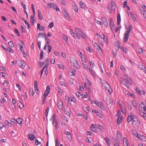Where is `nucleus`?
<instances>
[{
	"instance_id": "f257e3e1",
	"label": "nucleus",
	"mask_w": 146,
	"mask_h": 146,
	"mask_svg": "<svg viewBox=\"0 0 146 146\" xmlns=\"http://www.w3.org/2000/svg\"><path fill=\"white\" fill-rule=\"evenodd\" d=\"M100 80L101 83L103 87L108 91L109 94H111L113 92V91L110 85L105 80L101 79Z\"/></svg>"
},
{
	"instance_id": "f03ea898",
	"label": "nucleus",
	"mask_w": 146,
	"mask_h": 146,
	"mask_svg": "<svg viewBox=\"0 0 146 146\" xmlns=\"http://www.w3.org/2000/svg\"><path fill=\"white\" fill-rule=\"evenodd\" d=\"M100 80L101 83L103 87L108 91L109 94H111L113 92V91L110 85L105 80L101 79Z\"/></svg>"
},
{
	"instance_id": "7ed1b4c3",
	"label": "nucleus",
	"mask_w": 146,
	"mask_h": 146,
	"mask_svg": "<svg viewBox=\"0 0 146 146\" xmlns=\"http://www.w3.org/2000/svg\"><path fill=\"white\" fill-rule=\"evenodd\" d=\"M132 28V26L131 25H129L127 30L124 33L123 39V41L124 42H126L127 41L129 37V33Z\"/></svg>"
},
{
	"instance_id": "20e7f679",
	"label": "nucleus",
	"mask_w": 146,
	"mask_h": 146,
	"mask_svg": "<svg viewBox=\"0 0 146 146\" xmlns=\"http://www.w3.org/2000/svg\"><path fill=\"white\" fill-rule=\"evenodd\" d=\"M56 115L55 114H53L50 119V120L52 122V125H53L55 130H56L59 128V124L57 120L56 119Z\"/></svg>"
},
{
	"instance_id": "39448f33",
	"label": "nucleus",
	"mask_w": 146,
	"mask_h": 146,
	"mask_svg": "<svg viewBox=\"0 0 146 146\" xmlns=\"http://www.w3.org/2000/svg\"><path fill=\"white\" fill-rule=\"evenodd\" d=\"M138 118L132 114H130L127 117V121L129 122H130L132 121L133 124L136 123L138 121Z\"/></svg>"
},
{
	"instance_id": "423d86ee",
	"label": "nucleus",
	"mask_w": 146,
	"mask_h": 146,
	"mask_svg": "<svg viewBox=\"0 0 146 146\" xmlns=\"http://www.w3.org/2000/svg\"><path fill=\"white\" fill-rule=\"evenodd\" d=\"M123 83L126 86L129 84L132 85V81L130 78L127 75H124L123 76V79L122 80Z\"/></svg>"
},
{
	"instance_id": "0eeeda50",
	"label": "nucleus",
	"mask_w": 146,
	"mask_h": 146,
	"mask_svg": "<svg viewBox=\"0 0 146 146\" xmlns=\"http://www.w3.org/2000/svg\"><path fill=\"white\" fill-rule=\"evenodd\" d=\"M75 31L84 39L86 40L87 39L88 37L86 35L85 33H82L79 28L76 27Z\"/></svg>"
},
{
	"instance_id": "6e6552de",
	"label": "nucleus",
	"mask_w": 146,
	"mask_h": 146,
	"mask_svg": "<svg viewBox=\"0 0 146 146\" xmlns=\"http://www.w3.org/2000/svg\"><path fill=\"white\" fill-rule=\"evenodd\" d=\"M47 5L49 7L52 8L57 12L60 11V9L57 5L53 3H48L47 4Z\"/></svg>"
},
{
	"instance_id": "1a4fd4ad",
	"label": "nucleus",
	"mask_w": 146,
	"mask_h": 146,
	"mask_svg": "<svg viewBox=\"0 0 146 146\" xmlns=\"http://www.w3.org/2000/svg\"><path fill=\"white\" fill-rule=\"evenodd\" d=\"M141 7L140 8V12L141 13L143 14L146 19V6L143 4H141Z\"/></svg>"
},
{
	"instance_id": "9d476101",
	"label": "nucleus",
	"mask_w": 146,
	"mask_h": 146,
	"mask_svg": "<svg viewBox=\"0 0 146 146\" xmlns=\"http://www.w3.org/2000/svg\"><path fill=\"white\" fill-rule=\"evenodd\" d=\"M70 33L71 35L74 38H76L78 39H79L80 38V36L78 35H79L77 34L76 33H74L73 32V31L72 29H70Z\"/></svg>"
},
{
	"instance_id": "9b49d317",
	"label": "nucleus",
	"mask_w": 146,
	"mask_h": 146,
	"mask_svg": "<svg viewBox=\"0 0 146 146\" xmlns=\"http://www.w3.org/2000/svg\"><path fill=\"white\" fill-rule=\"evenodd\" d=\"M50 88L49 86H47L43 94V96L45 97H47L50 92Z\"/></svg>"
},
{
	"instance_id": "f8f14e48",
	"label": "nucleus",
	"mask_w": 146,
	"mask_h": 146,
	"mask_svg": "<svg viewBox=\"0 0 146 146\" xmlns=\"http://www.w3.org/2000/svg\"><path fill=\"white\" fill-rule=\"evenodd\" d=\"M131 134L133 135L135 137L138 139L139 138V136L140 134H139L137 131L135 130H132L131 131Z\"/></svg>"
},
{
	"instance_id": "ddd939ff",
	"label": "nucleus",
	"mask_w": 146,
	"mask_h": 146,
	"mask_svg": "<svg viewBox=\"0 0 146 146\" xmlns=\"http://www.w3.org/2000/svg\"><path fill=\"white\" fill-rule=\"evenodd\" d=\"M102 24L103 25H104L106 27H108V24L107 19L105 18H102Z\"/></svg>"
},
{
	"instance_id": "4468645a",
	"label": "nucleus",
	"mask_w": 146,
	"mask_h": 146,
	"mask_svg": "<svg viewBox=\"0 0 146 146\" xmlns=\"http://www.w3.org/2000/svg\"><path fill=\"white\" fill-rule=\"evenodd\" d=\"M92 85V84L88 80V79H86L85 80V83H84V86L86 88H87L88 89H89L88 88L87 86L88 87L89 86H91Z\"/></svg>"
},
{
	"instance_id": "2eb2a0df",
	"label": "nucleus",
	"mask_w": 146,
	"mask_h": 146,
	"mask_svg": "<svg viewBox=\"0 0 146 146\" xmlns=\"http://www.w3.org/2000/svg\"><path fill=\"white\" fill-rule=\"evenodd\" d=\"M47 65H46V66L44 67L43 69L40 72V78H41L42 76V74L43 71L44 70L45 72V74L46 75L48 73V71L47 70Z\"/></svg>"
},
{
	"instance_id": "dca6fc26",
	"label": "nucleus",
	"mask_w": 146,
	"mask_h": 146,
	"mask_svg": "<svg viewBox=\"0 0 146 146\" xmlns=\"http://www.w3.org/2000/svg\"><path fill=\"white\" fill-rule=\"evenodd\" d=\"M127 13L128 16L129 17H131L134 21H137V19L136 17L130 11L128 12Z\"/></svg>"
},
{
	"instance_id": "f3484780",
	"label": "nucleus",
	"mask_w": 146,
	"mask_h": 146,
	"mask_svg": "<svg viewBox=\"0 0 146 146\" xmlns=\"http://www.w3.org/2000/svg\"><path fill=\"white\" fill-rule=\"evenodd\" d=\"M118 104L120 108L121 111H123V109L125 107V105L124 103L121 100L118 101Z\"/></svg>"
},
{
	"instance_id": "a211bd4d",
	"label": "nucleus",
	"mask_w": 146,
	"mask_h": 146,
	"mask_svg": "<svg viewBox=\"0 0 146 146\" xmlns=\"http://www.w3.org/2000/svg\"><path fill=\"white\" fill-rule=\"evenodd\" d=\"M79 52V55L81 58L82 60L84 63H86V56L84 54H83L81 51H80Z\"/></svg>"
},
{
	"instance_id": "6ab92c4d",
	"label": "nucleus",
	"mask_w": 146,
	"mask_h": 146,
	"mask_svg": "<svg viewBox=\"0 0 146 146\" xmlns=\"http://www.w3.org/2000/svg\"><path fill=\"white\" fill-rule=\"evenodd\" d=\"M94 47L96 48L98 50L99 53H102V50L100 46L98 45V44L96 43H94Z\"/></svg>"
},
{
	"instance_id": "aec40b11",
	"label": "nucleus",
	"mask_w": 146,
	"mask_h": 146,
	"mask_svg": "<svg viewBox=\"0 0 146 146\" xmlns=\"http://www.w3.org/2000/svg\"><path fill=\"white\" fill-rule=\"evenodd\" d=\"M96 125L95 124H91V130L93 132H97V128Z\"/></svg>"
},
{
	"instance_id": "412c9836",
	"label": "nucleus",
	"mask_w": 146,
	"mask_h": 146,
	"mask_svg": "<svg viewBox=\"0 0 146 146\" xmlns=\"http://www.w3.org/2000/svg\"><path fill=\"white\" fill-rule=\"evenodd\" d=\"M116 137L118 140H121L123 137L121 133L118 131H117Z\"/></svg>"
},
{
	"instance_id": "4be33fe9",
	"label": "nucleus",
	"mask_w": 146,
	"mask_h": 146,
	"mask_svg": "<svg viewBox=\"0 0 146 146\" xmlns=\"http://www.w3.org/2000/svg\"><path fill=\"white\" fill-rule=\"evenodd\" d=\"M104 139L108 146H110L111 143L109 138L108 137H104Z\"/></svg>"
},
{
	"instance_id": "5701e85b",
	"label": "nucleus",
	"mask_w": 146,
	"mask_h": 146,
	"mask_svg": "<svg viewBox=\"0 0 146 146\" xmlns=\"http://www.w3.org/2000/svg\"><path fill=\"white\" fill-rule=\"evenodd\" d=\"M28 139L31 140H33L35 138V136L32 134H29L27 135Z\"/></svg>"
},
{
	"instance_id": "b1692460",
	"label": "nucleus",
	"mask_w": 146,
	"mask_h": 146,
	"mask_svg": "<svg viewBox=\"0 0 146 146\" xmlns=\"http://www.w3.org/2000/svg\"><path fill=\"white\" fill-rule=\"evenodd\" d=\"M101 36L102 37L103 36V38L105 42L107 44H109V41L107 36H106L103 34H102Z\"/></svg>"
},
{
	"instance_id": "393cba45",
	"label": "nucleus",
	"mask_w": 146,
	"mask_h": 146,
	"mask_svg": "<svg viewBox=\"0 0 146 146\" xmlns=\"http://www.w3.org/2000/svg\"><path fill=\"white\" fill-rule=\"evenodd\" d=\"M57 105L59 109H62L63 108V103L61 101H59L57 103Z\"/></svg>"
},
{
	"instance_id": "a878e982",
	"label": "nucleus",
	"mask_w": 146,
	"mask_h": 146,
	"mask_svg": "<svg viewBox=\"0 0 146 146\" xmlns=\"http://www.w3.org/2000/svg\"><path fill=\"white\" fill-rule=\"evenodd\" d=\"M96 105L100 109H102L104 106L103 104L101 102L99 101H97Z\"/></svg>"
},
{
	"instance_id": "bb28decb",
	"label": "nucleus",
	"mask_w": 146,
	"mask_h": 146,
	"mask_svg": "<svg viewBox=\"0 0 146 146\" xmlns=\"http://www.w3.org/2000/svg\"><path fill=\"white\" fill-rule=\"evenodd\" d=\"M37 28L39 30L42 31H44L45 30L44 27L42 26H40V24L39 23H38L37 24Z\"/></svg>"
},
{
	"instance_id": "cd10ccee",
	"label": "nucleus",
	"mask_w": 146,
	"mask_h": 146,
	"mask_svg": "<svg viewBox=\"0 0 146 146\" xmlns=\"http://www.w3.org/2000/svg\"><path fill=\"white\" fill-rule=\"evenodd\" d=\"M38 19L40 20H43L44 19L42 17V16L41 13L39 10H38Z\"/></svg>"
},
{
	"instance_id": "c85d7f7f",
	"label": "nucleus",
	"mask_w": 146,
	"mask_h": 146,
	"mask_svg": "<svg viewBox=\"0 0 146 146\" xmlns=\"http://www.w3.org/2000/svg\"><path fill=\"white\" fill-rule=\"evenodd\" d=\"M120 49L123 51V52L125 54L127 53L128 51V49L125 47L121 46H120Z\"/></svg>"
},
{
	"instance_id": "c756f323",
	"label": "nucleus",
	"mask_w": 146,
	"mask_h": 146,
	"mask_svg": "<svg viewBox=\"0 0 146 146\" xmlns=\"http://www.w3.org/2000/svg\"><path fill=\"white\" fill-rule=\"evenodd\" d=\"M76 70H73L71 71H70L68 72L69 74L71 76H75L76 74Z\"/></svg>"
},
{
	"instance_id": "7c9ffc66",
	"label": "nucleus",
	"mask_w": 146,
	"mask_h": 146,
	"mask_svg": "<svg viewBox=\"0 0 146 146\" xmlns=\"http://www.w3.org/2000/svg\"><path fill=\"white\" fill-rule=\"evenodd\" d=\"M138 139H139L143 141H146V137L145 136L143 135H142L140 134L139 136V138H138Z\"/></svg>"
},
{
	"instance_id": "2f4dec72",
	"label": "nucleus",
	"mask_w": 146,
	"mask_h": 146,
	"mask_svg": "<svg viewBox=\"0 0 146 146\" xmlns=\"http://www.w3.org/2000/svg\"><path fill=\"white\" fill-rule=\"evenodd\" d=\"M70 63L72 64H75L77 63V61L76 59L73 57H71L70 59Z\"/></svg>"
},
{
	"instance_id": "473e14b6",
	"label": "nucleus",
	"mask_w": 146,
	"mask_h": 146,
	"mask_svg": "<svg viewBox=\"0 0 146 146\" xmlns=\"http://www.w3.org/2000/svg\"><path fill=\"white\" fill-rule=\"evenodd\" d=\"M73 6V9L77 13L78 11V5L74 3Z\"/></svg>"
},
{
	"instance_id": "72a5a7b5",
	"label": "nucleus",
	"mask_w": 146,
	"mask_h": 146,
	"mask_svg": "<svg viewBox=\"0 0 146 146\" xmlns=\"http://www.w3.org/2000/svg\"><path fill=\"white\" fill-rule=\"evenodd\" d=\"M128 142L126 138L124 137L123 138V146H128Z\"/></svg>"
},
{
	"instance_id": "f704fd0d",
	"label": "nucleus",
	"mask_w": 146,
	"mask_h": 146,
	"mask_svg": "<svg viewBox=\"0 0 146 146\" xmlns=\"http://www.w3.org/2000/svg\"><path fill=\"white\" fill-rule=\"evenodd\" d=\"M110 27L111 29L112 30L113 29H114L115 27V25L114 24V23L111 20L110 22Z\"/></svg>"
},
{
	"instance_id": "c9c22d12",
	"label": "nucleus",
	"mask_w": 146,
	"mask_h": 146,
	"mask_svg": "<svg viewBox=\"0 0 146 146\" xmlns=\"http://www.w3.org/2000/svg\"><path fill=\"white\" fill-rule=\"evenodd\" d=\"M136 91L137 92L138 94L140 95H144L145 94V91L143 90H140L137 89Z\"/></svg>"
},
{
	"instance_id": "e433bc0d",
	"label": "nucleus",
	"mask_w": 146,
	"mask_h": 146,
	"mask_svg": "<svg viewBox=\"0 0 146 146\" xmlns=\"http://www.w3.org/2000/svg\"><path fill=\"white\" fill-rule=\"evenodd\" d=\"M139 67L140 69L143 70L146 73V68L144 65L143 64H140Z\"/></svg>"
},
{
	"instance_id": "4c0bfd02",
	"label": "nucleus",
	"mask_w": 146,
	"mask_h": 146,
	"mask_svg": "<svg viewBox=\"0 0 146 146\" xmlns=\"http://www.w3.org/2000/svg\"><path fill=\"white\" fill-rule=\"evenodd\" d=\"M123 119L122 117H118L117 119V123L118 125H119Z\"/></svg>"
},
{
	"instance_id": "58836bf2",
	"label": "nucleus",
	"mask_w": 146,
	"mask_h": 146,
	"mask_svg": "<svg viewBox=\"0 0 146 146\" xmlns=\"http://www.w3.org/2000/svg\"><path fill=\"white\" fill-rule=\"evenodd\" d=\"M80 7L81 8L84 9L86 7V4L82 1H80Z\"/></svg>"
},
{
	"instance_id": "ea45409f",
	"label": "nucleus",
	"mask_w": 146,
	"mask_h": 146,
	"mask_svg": "<svg viewBox=\"0 0 146 146\" xmlns=\"http://www.w3.org/2000/svg\"><path fill=\"white\" fill-rule=\"evenodd\" d=\"M65 134L66 135L68 138L69 139H70V138L71 137V135H70V132L68 131H66L65 132Z\"/></svg>"
},
{
	"instance_id": "a19ab883",
	"label": "nucleus",
	"mask_w": 146,
	"mask_h": 146,
	"mask_svg": "<svg viewBox=\"0 0 146 146\" xmlns=\"http://www.w3.org/2000/svg\"><path fill=\"white\" fill-rule=\"evenodd\" d=\"M117 24L119 25L121 21V16L120 14H118L117 16Z\"/></svg>"
},
{
	"instance_id": "79ce46f5",
	"label": "nucleus",
	"mask_w": 146,
	"mask_h": 146,
	"mask_svg": "<svg viewBox=\"0 0 146 146\" xmlns=\"http://www.w3.org/2000/svg\"><path fill=\"white\" fill-rule=\"evenodd\" d=\"M34 87L35 90L38 91V88L37 82L36 81H35L34 82Z\"/></svg>"
},
{
	"instance_id": "37998d69",
	"label": "nucleus",
	"mask_w": 146,
	"mask_h": 146,
	"mask_svg": "<svg viewBox=\"0 0 146 146\" xmlns=\"http://www.w3.org/2000/svg\"><path fill=\"white\" fill-rule=\"evenodd\" d=\"M22 120V119L21 118H18L17 119L16 121L18 124H20L21 123Z\"/></svg>"
},
{
	"instance_id": "c03bdc74",
	"label": "nucleus",
	"mask_w": 146,
	"mask_h": 146,
	"mask_svg": "<svg viewBox=\"0 0 146 146\" xmlns=\"http://www.w3.org/2000/svg\"><path fill=\"white\" fill-rule=\"evenodd\" d=\"M8 44L9 46L11 47L12 48L14 46V44L12 41H9L8 43Z\"/></svg>"
},
{
	"instance_id": "a18cd8bd",
	"label": "nucleus",
	"mask_w": 146,
	"mask_h": 146,
	"mask_svg": "<svg viewBox=\"0 0 146 146\" xmlns=\"http://www.w3.org/2000/svg\"><path fill=\"white\" fill-rule=\"evenodd\" d=\"M29 93L30 95L32 96L35 94V93L34 92L32 88H30L29 90Z\"/></svg>"
},
{
	"instance_id": "49530a36",
	"label": "nucleus",
	"mask_w": 146,
	"mask_h": 146,
	"mask_svg": "<svg viewBox=\"0 0 146 146\" xmlns=\"http://www.w3.org/2000/svg\"><path fill=\"white\" fill-rule=\"evenodd\" d=\"M68 122H66L62 121L61 122V123L62 125V126L65 127L68 124Z\"/></svg>"
},
{
	"instance_id": "de8ad7c7",
	"label": "nucleus",
	"mask_w": 146,
	"mask_h": 146,
	"mask_svg": "<svg viewBox=\"0 0 146 146\" xmlns=\"http://www.w3.org/2000/svg\"><path fill=\"white\" fill-rule=\"evenodd\" d=\"M5 124L7 126L10 127L11 126V123L8 120H6L5 122Z\"/></svg>"
},
{
	"instance_id": "09e8293b",
	"label": "nucleus",
	"mask_w": 146,
	"mask_h": 146,
	"mask_svg": "<svg viewBox=\"0 0 146 146\" xmlns=\"http://www.w3.org/2000/svg\"><path fill=\"white\" fill-rule=\"evenodd\" d=\"M140 114L141 115H142L145 119H146V113L142 112V111H140Z\"/></svg>"
},
{
	"instance_id": "8fccbe9b",
	"label": "nucleus",
	"mask_w": 146,
	"mask_h": 146,
	"mask_svg": "<svg viewBox=\"0 0 146 146\" xmlns=\"http://www.w3.org/2000/svg\"><path fill=\"white\" fill-rule=\"evenodd\" d=\"M62 37L64 40L65 41L66 43H68V37L64 35H62Z\"/></svg>"
},
{
	"instance_id": "3c124183",
	"label": "nucleus",
	"mask_w": 146,
	"mask_h": 146,
	"mask_svg": "<svg viewBox=\"0 0 146 146\" xmlns=\"http://www.w3.org/2000/svg\"><path fill=\"white\" fill-rule=\"evenodd\" d=\"M34 18V16L31 15V21L33 23V24L35 22Z\"/></svg>"
},
{
	"instance_id": "603ef678",
	"label": "nucleus",
	"mask_w": 146,
	"mask_h": 146,
	"mask_svg": "<svg viewBox=\"0 0 146 146\" xmlns=\"http://www.w3.org/2000/svg\"><path fill=\"white\" fill-rule=\"evenodd\" d=\"M54 26V23L53 22H50L48 25V28L49 29H51Z\"/></svg>"
},
{
	"instance_id": "864d4df0",
	"label": "nucleus",
	"mask_w": 146,
	"mask_h": 146,
	"mask_svg": "<svg viewBox=\"0 0 146 146\" xmlns=\"http://www.w3.org/2000/svg\"><path fill=\"white\" fill-rule=\"evenodd\" d=\"M121 112L120 111H118L115 115V116L117 117H121Z\"/></svg>"
},
{
	"instance_id": "5fc2aeb1",
	"label": "nucleus",
	"mask_w": 146,
	"mask_h": 146,
	"mask_svg": "<svg viewBox=\"0 0 146 146\" xmlns=\"http://www.w3.org/2000/svg\"><path fill=\"white\" fill-rule=\"evenodd\" d=\"M63 14L65 16V17L68 18L69 19L70 18V16L66 12V11H65L63 13Z\"/></svg>"
},
{
	"instance_id": "6e6d98bb",
	"label": "nucleus",
	"mask_w": 146,
	"mask_h": 146,
	"mask_svg": "<svg viewBox=\"0 0 146 146\" xmlns=\"http://www.w3.org/2000/svg\"><path fill=\"white\" fill-rule=\"evenodd\" d=\"M57 90L59 94L60 95H61L62 93V90L60 88H58Z\"/></svg>"
},
{
	"instance_id": "4d7b16f0",
	"label": "nucleus",
	"mask_w": 146,
	"mask_h": 146,
	"mask_svg": "<svg viewBox=\"0 0 146 146\" xmlns=\"http://www.w3.org/2000/svg\"><path fill=\"white\" fill-rule=\"evenodd\" d=\"M53 53L55 55L57 56H59L60 55V52L56 51H54Z\"/></svg>"
},
{
	"instance_id": "13d9d810",
	"label": "nucleus",
	"mask_w": 146,
	"mask_h": 146,
	"mask_svg": "<svg viewBox=\"0 0 146 146\" xmlns=\"http://www.w3.org/2000/svg\"><path fill=\"white\" fill-rule=\"evenodd\" d=\"M40 36H44L45 37H46V35L45 34H44V33H38V38L40 37Z\"/></svg>"
},
{
	"instance_id": "bf43d9fd",
	"label": "nucleus",
	"mask_w": 146,
	"mask_h": 146,
	"mask_svg": "<svg viewBox=\"0 0 146 146\" xmlns=\"http://www.w3.org/2000/svg\"><path fill=\"white\" fill-rule=\"evenodd\" d=\"M18 105L20 109L23 108L24 107L23 104L21 102L19 103L18 104Z\"/></svg>"
},
{
	"instance_id": "052dcab7",
	"label": "nucleus",
	"mask_w": 146,
	"mask_h": 146,
	"mask_svg": "<svg viewBox=\"0 0 146 146\" xmlns=\"http://www.w3.org/2000/svg\"><path fill=\"white\" fill-rule=\"evenodd\" d=\"M143 49L141 47H139L138 48V52L139 53H141L143 52Z\"/></svg>"
},
{
	"instance_id": "680f3d73",
	"label": "nucleus",
	"mask_w": 146,
	"mask_h": 146,
	"mask_svg": "<svg viewBox=\"0 0 146 146\" xmlns=\"http://www.w3.org/2000/svg\"><path fill=\"white\" fill-rule=\"evenodd\" d=\"M48 52L49 53L50 52H51V49H52V46L51 45H48Z\"/></svg>"
},
{
	"instance_id": "e2e57ef3",
	"label": "nucleus",
	"mask_w": 146,
	"mask_h": 146,
	"mask_svg": "<svg viewBox=\"0 0 146 146\" xmlns=\"http://www.w3.org/2000/svg\"><path fill=\"white\" fill-rule=\"evenodd\" d=\"M58 67L59 68H61L62 69H64V66L63 64H57Z\"/></svg>"
},
{
	"instance_id": "0e129e2a",
	"label": "nucleus",
	"mask_w": 146,
	"mask_h": 146,
	"mask_svg": "<svg viewBox=\"0 0 146 146\" xmlns=\"http://www.w3.org/2000/svg\"><path fill=\"white\" fill-rule=\"evenodd\" d=\"M49 110V107H48L46 110V111L45 113V115L46 116H47L48 115V113Z\"/></svg>"
},
{
	"instance_id": "69168bd1",
	"label": "nucleus",
	"mask_w": 146,
	"mask_h": 146,
	"mask_svg": "<svg viewBox=\"0 0 146 146\" xmlns=\"http://www.w3.org/2000/svg\"><path fill=\"white\" fill-rule=\"evenodd\" d=\"M85 111L87 113H89L90 111V108L88 107H86L85 109Z\"/></svg>"
},
{
	"instance_id": "338daca9",
	"label": "nucleus",
	"mask_w": 146,
	"mask_h": 146,
	"mask_svg": "<svg viewBox=\"0 0 146 146\" xmlns=\"http://www.w3.org/2000/svg\"><path fill=\"white\" fill-rule=\"evenodd\" d=\"M35 145H38L40 144L41 143L40 142L38 141V140L36 139H35Z\"/></svg>"
},
{
	"instance_id": "774afa93",
	"label": "nucleus",
	"mask_w": 146,
	"mask_h": 146,
	"mask_svg": "<svg viewBox=\"0 0 146 146\" xmlns=\"http://www.w3.org/2000/svg\"><path fill=\"white\" fill-rule=\"evenodd\" d=\"M89 100L90 101L91 103L92 104H96V103H97V101H95L94 100H92L91 99L89 100Z\"/></svg>"
}]
</instances>
